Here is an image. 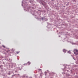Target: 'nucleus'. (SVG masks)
Listing matches in <instances>:
<instances>
[{"label": "nucleus", "mask_w": 78, "mask_h": 78, "mask_svg": "<svg viewBox=\"0 0 78 78\" xmlns=\"http://www.w3.org/2000/svg\"><path fill=\"white\" fill-rule=\"evenodd\" d=\"M74 53L75 55H78V50L77 49H74Z\"/></svg>", "instance_id": "1"}, {"label": "nucleus", "mask_w": 78, "mask_h": 78, "mask_svg": "<svg viewBox=\"0 0 78 78\" xmlns=\"http://www.w3.org/2000/svg\"><path fill=\"white\" fill-rule=\"evenodd\" d=\"M63 52H64L65 53H66V50L65 49H63Z\"/></svg>", "instance_id": "2"}, {"label": "nucleus", "mask_w": 78, "mask_h": 78, "mask_svg": "<svg viewBox=\"0 0 78 78\" xmlns=\"http://www.w3.org/2000/svg\"><path fill=\"white\" fill-rule=\"evenodd\" d=\"M16 54H19V52L16 51Z\"/></svg>", "instance_id": "3"}, {"label": "nucleus", "mask_w": 78, "mask_h": 78, "mask_svg": "<svg viewBox=\"0 0 78 78\" xmlns=\"http://www.w3.org/2000/svg\"><path fill=\"white\" fill-rule=\"evenodd\" d=\"M3 47L4 48H5V46H3Z\"/></svg>", "instance_id": "4"}, {"label": "nucleus", "mask_w": 78, "mask_h": 78, "mask_svg": "<svg viewBox=\"0 0 78 78\" xmlns=\"http://www.w3.org/2000/svg\"><path fill=\"white\" fill-rule=\"evenodd\" d=\"M68 53H70V51H69L68 52Z\"/></svg>", "instance_id": "5"}]
</instances>
